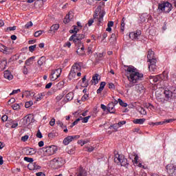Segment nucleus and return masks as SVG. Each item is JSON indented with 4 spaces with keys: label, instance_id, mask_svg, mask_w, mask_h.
<instances>
[{
    "label": "nucleus",
    "instance_id": "09e8293b",
    "mask_svg": "<svg viewBox=\"0 0 176 176\" xmlns=\"http://www.w3.org/2000/svg\"><path fill=\"white\" fill-rule=\"evenodd\" d=\"M89 86V83L87 81H82L81 87H87Z\"/></svg>",
    "mask_w": 176,
    "mask_h": 176
},
{
    "label": "nucleus",
    "instance_id": "6e6d98bb",
    "mask_svg": "<svg viewBox=\"0 0 176 176\" xmlns=\"http://www.w3.org/2000/svg\"><path fill=\"white\" fill-rule=\"evenodd\" d=\"M144 85L142 84H137L135 85V89H143Z\"/></svg>",
    "mask_w": 176,
    "mask_h": 176
},
{
    "label": "nucleus",
    "instance_id": "7c9ffc66",
    "mask_svg": "<svg viewBox=\"0 0 176 176\" xmlns=\"http://www.w3.org/2000/svg\"><path fill=\"white\" fill-rule=\"evenodd\" d=\"M66 98L68 101H71L74 99V94L72 92H69L66 95Z\"/></svg>",
    "mask_w": 176,
    "mask_h": 176
},
{
    "label": "nucleus",
    "instance_id": "39448f33",
    "mask_svg": "<svg viewBox=\"0 0 176 176\" xmlns=\"http://www.w3.org/2000/svg\"><path fill=\"white\" fill-rule=\"evenodd\" d=\"M114 162H115V163H120V164L122 167H125L126 168H127V167H129V164L127 160L123 155H120L119 154H116L115 158H114Z\"/></svg>",
    "mask_w": 176,
    "mask_h": 176
},
{
    "label": "nucleus",
    "instance_id": "a878e982",
    "mask_svg": "<svg viewBox=\"0 0 176 176\" xmlns=\"http://www.w3.org/2000/svg\"><path fill=\"white\" fill-rule=\"evenodd\" d=\"M72 141H73L72 136L69 135L63 140V144L64 145H68L69 142H72Z\"/></svg>",
    "mask_w": 176,
    "mask_h": 176
},
{
    "label": "nucleus",
    "instance_id": "69168bd1",
    "mask_svg": "<svg viewBox=\"0 0 176 176\" xmlns=\"http://www.w3.org/2000/svg\"><path fill=\"white\" fill-rule=\"evenodd\" d=\"M18 58H21V60H25V55L24 54H21L18 56Z\"/></svg>",
    "mask_w": 176,
    "mask_h": 176
},
{
    "label": "nucleus",
    "instance_id": "cd10ccee",
    "mask_svg": "<svg viewBox=\"0 0 176 176\" xmlns=\"http://www.w3.org/2000/svg\"><path fill=\"white\" fill-rule=\"evenodd\" d=\"M77 176H87V172L83 168H80Z\"/></svg>",
    "mask_w": 176,
    "mask_h": 176
},
{
    "label": "nucleus",
    "instance_id": "c85d7f7f",
    "mask_svg": "<svg viewBox=\"0 0 176 176\" xmlns=\"http://www.w3.org/2000/svg\"><path fill=\"white\" fill-rule=\"evenodd\" d=\"M58 28H60V25L54 24L52 26H51L50 31V32H55L56 31H57L58 30Z\"/></svg>",
    "mask_w": 176,
    "mask_h": 176
},
{
    "label": "nucleus",
    "instance_id": "dca6fc26",
    "mask_svg": "<svg viewBox=\"0 0 176 176\" xmlns=\"http://www.w3.org/2000/svg\"><path fill=\"white\" fill-rule=\"evenodd\" d=\"M100 80H101V77H100V75L98 74H96L92 76V80H91V85H97Z\"/></svg>",
    "mask_w": 176,
    "mask_h": 176
},
{
    "label": "nucleus",
    "instance_id": "4468645a",
    "mask_svg": "<svg viewBox=\"0 0 176 176\" xmlns=\"http://www.w3.org/2000/svg\"><path fill=\"white\" fill-rule=\"evenodd\" d=\"M141 30H137L136 32H132L129 34V38L133 41L138 39V36H141Z\"/></svg>",
    "mask_w": 176,
    "mask_h": 176
},
{
    "label": "nucleus",
    "instance_id": "4c0bfd02",
    "mask_svg": "<svg viewBox=\"0 0 176 176\" xmlns=\"http://www.w3.org/2000/svg\"><path fill=\"white\" fill-rule=\"evenodd\" d=\"M19 126V123L16 120H12L11 129H16Z\"/></svg>",
    "mask_w": 176,
    "mask_h": 176
},
{
    "label": "nucleus",
    "instance_id": "c9c22d12",
    "mask_svg": "<svg viewBox=\"0 0 176 176\" xmlns=\"http://www.w3.org/2000/svg\"><path fill=\"white\" fill-rule=\"evenodd\" d=\"M12 108L14 111H19L20 109V104L15 103L12 106Z\"/></svg>",
    "mask_w": 176,
    "mask_h": 176
},
{
    "label": "nucleus",
    "instance_id": "052dcab7",
    "mask_svg": "<svg viewBox=\"0 0 176 176\" xmlns=\"http://www.w3.org/2000/svg\"><path fill=\"white\" fill-rule=\"evenodd\" d=\"M105 85H107V82H101L100 85L99 89H104V87H105Z\"/></svg>",
    "mask_w": 176,
    "mask_h": 176
},
{
    "label": "nucleus",
    "instance_id": "49530a36",
    "mask_svg": "<svg viewBox=\"0 0 176 176\" xmlns=\"http://www.w3.org/2000/svg\"><path fill=\"white\" fill-rule=\"evenodd\" d=\"M43 94H39L37 97L36 98V101H41V100H42V98H43Z\"/></svg>",
    "mask_w": 176,
    "mask_h": 176
},
{
    "label": "nucleus",
    "instance_id": "774afa93",
    "mask_svg": "<svg viewBox=\"0 0 176 176\" xmlns=\"http://www.w3.org/2000/svg\"><path fill=\"white\" fill-rule=\"evenodd\" d=\"M174 120V119H168L164 121V123H171V122H173Z\"/></svg>",
    "mask_w": 176,
    "mask_h": 176
},
{
    "label": "nucleus",
    "instance_id": "393cba45",
    "mask_svg": "<svg viewBox=\"0 0 176 176\" xmlns=\"http://www.w3.org/2000/svg\"><path fill=\"white\" fill-rule=\"evenodd\" d=\"M38 65L39 67H42V65H43V64L46 63V57L45 56H41L39 60L37 62Z\"/></svg>",
    "mask_w": 176,
    "mask_h": 176
},
{
    "label": "nucleus",
    "instance_id": "f704fd0d",
    "mask_svg": "<svg viewBox=\"0 0 176 176\" xmlns=\"http://www.w3.org/2000/svg\"><path fill=\"white\" fill-rule=\"evenodd\" d=\"M34 166H35V162H32L28 165V168L31 170H34L35 168Z\"/></svg>",
    "mask_w": 176,
    "mask_h": 176
},
{
    "label": "nucleus",
    "instance_id": "a19ab883",
    "mask_svg": "<svg viewBox=\"0 0 176 176\" xmlns=\"http://www.w3.org/2000/svg\"><path fill=\"white\" fill-rule=\"evenodd\" d=\"M125 20H126V19H124V18H122V19L121 21V30H122V31H124V25H126L124 23Z\"/></svg>",
    "mask_w": 176,
    "mask_h": 176
},
{
    "label": "nucleus",
    "instance_id": "a211bd4d",
    "mask_svg": "<svg viewBox=\"0 0 176 176\" xmlns=\"http://www.w3.org/2000/svg\"><path fill=\"white\" fill-rule=\"evenodd\" d=\"M150 79L151 80H153V82L156 83V82H159V80H162V79H163V75L160 74L157 76H151Z\"/></svg>",
    "mask_w": 176,
    "mask_h": 176
},
{
    "label": "nucleus",
    "instance_id": "aec40b11",
    "mask_svg": "<svg viewBox=\"0 0 176 176\" xmlns=\"http://www.w3.org/2000/svg\"><path fill=\"white\" fill-rule=\"evenodd\" d=\"M13 53V48L12 47H8L4 45V48L3 49V54H12Z\"/></svg>",
    "mask_w": 176,
    "mask_h": 176
},
{
    "label": "nucleus",
    "instance_id": "c756f323",
    "mask_svg": "<svg viewBox=\"0 0 176 176\" xmlns=\"http://www.w3.org/2000/svg\"><path fill=\"white\" fill-rule=\"evenodd\" d=\"M72 67H73L76 70L78 71V72H80V71L82 69V67H80V64L78 63H74Z\"/></svg>",
    "mask_w": 176,
    "mask_h": 176
},
{
    "label": "nucleus",
    "instance_id": "f8f14e48",
    "mask_svg": "<svg viewBox=\"0 0 176 176\" xmlns=\"http://www.w3.org/2000/svg\"><path fill=\"white\" fill-rule=\"evenodd\" d=\"M34 122V116L29 114L23 118V124L24 126H28Z\"/></svg>",
    "mask_w": 176,
    "mask_h": 176
},
{
    "label": "nucleus",
    "instance_id": "864d4df0",
    "mask_svg": "<svg viewBox=\"0 0 176 176\" xmlns=\"http://www.w3.org/2000/svg\"><path fill=\"white\" fill-rule=\"evenodd\" d=\"M36 137L37 138H43V136L42 135V133L41 132L40 130L37 131Z\"/></svg>",
    "mask_w": 176,
    "mask_h": 176
},
{
    "label": "nucleus",
    "instance_id": "e433bc0d",
    "mask_svg": "<svg viewBox=\"0 0 176 176\" xmlns=\"http://www.w3.org/2000/svg\"><path fill=\"white\" fill-rule=\"evenodd\" d=\"M23 160H25V162H28V163H33L34 162V159L33 158H31V157H25L23 158Z\"/></svg>",
    "mask_w": 176,
    "mask_h": 176
},
{
    "label": "nucleus",
    "instance_id": "bf43d9fd",
    "mask_svg": "<svg viewBox=\"0 0 176 176\" xmlns=\"http://www.w3.org/2000/svg\"><path fill=\"white\" fill-rule=\"evenodd\" d=\"M86 149L87 152H93L94 151V147L93 146L86 147Z\"/></svg>",
    "mask_w": 176,
    "mask_h": 176
},
{
    "label": "nucleus",
    "instance_id": "1a4fd4ad",
    "mask_svg": "<svg viewBox=\"0 0 176 176\" xmlns=\"http://www.w3.org/2000/svg\"><path fill=\"white\" fill-rule=\"evenodd\" d=\"M61 72H63V69L59 68L55 70H52L50 74V80L54 82L56 79H58L61 75Z\"/></svg>",
    "mask_w": 176,
    "mask_h": 176
},
{
    "label": "nucleus",
    "instance_id": "6ab92c4d",
    "mask_svg": "<svg viewBox=\"0 0 176 176\" xmlns=\"http://www.w3.org/2000/svg\"><path fill=\"white\" fill-rule=\"evenodd\" d=\"M4 78L8 80H12V79H13V76L9 70H6L4 72Z\"/></svg>",
    "mask_w": 176,
    "mask_h": 176
},
{
    "label": "nucleus",
    "instance_id": "72a5a7b5",
    "mask_svg": "<svg viewBox=\"0 0 176 176\" xmlns=\"http://www.w3.org/2000/svg\"><path fill=\"white\" fill-rule=\"evenodd\" d=\"M56 124H58V126H60L61 129H67V126H65L64 123H63V122H61L60 120H57Z\"/></svg>",
    "mask_w": 176,
    "mask_h": 176
},
{
    "label": "nucleus",
    "instance_id": "a18cd8bd",
    "mask_svg": "<svg viewBox=\"0 0 176 176\" xmlns=\"http://www.w3.org/2000/svg\"><path fill=\"white\" fill-rule=\"evenodd\" d=\"M35 49H36V45H31L29 47V52H31L32 53Z\"/></svg>",
    "mask_w": 176,
    "mask_h": 176
},
{
    "label": "nucleus",
    "instance_id": "5701e85b",
    "mask_svg": "<svg viewBox=\"0 0 176 176\" xmlns=\"http://www.w3.org/2000/svg\"><path fill=\"white\" fill-rule=\"evenodd\" d=\"M145 120H146L145 118L135 119L133 120V123L135 124H144Z\"/></svg>",
    "mask_w": 176,
    "mask_h": 176
},
{
    "label": "nucleus",
    "instance_id": "0e129e2a",
    "mask_svg": "<svg viewBox=\"0 0 176 176\" xmlns=\"http://www.w3.org/2000/svg\"><path fill=\"white\" fill-rule=\"evenodd\" d=\"M140 113L141 115H146V110H145L144 108H142L140 110Z\"/></svg>",
    "mask_w": 176,
    "mask_h": 176
},
{
    "label": "nucleus",
    "instance_id": "9b49d317",
    "mask_svg": "<svg viewBox=\"0 0 176 176\" xmlns=\"http://www.w3.org/2000/svg\"><path fill=\"white\" fill-rule=\"evenodd\" d=\"M173 91H175V90L171 89H167L164 91V94L165 96V98H167V100H170V98L175 96V93Z\"/></svg>",
    "mask_w": 176,
    "mask_h": 176
},
{
    "label": "nucleus",
    "instance_id": "2eb2a0df",
    "mask_svg": "<svg viewBox=\"0 0 176 176\" xmlns=\"http://www.w3.org/2000/svg\"><path fill=\"white\" fill-rule=\"evenodd\" d=\"M74 19V13L72 12H69L68 14H67L64 19L63 22L65 24L69 23V21H72Z\"/></svg>",
    "mask_w": 176,
    "mask_h": 176
},
{
    "label": "nucleus",
    "instance_id": "13d9d810",
    "mask_svg": "<svg viewBox=\"0 0 176 176\" xmlns=\"http://www.w3.org/2000/svg\"><path fill=\"white\" fill-rule=\"evenodd\" d=\"M117 124H118V127H122V126H123V124H126V121H124V120L120 121Z\"/></svg>",
    "mask_w": 176,
    "mask_h": 176
},
{
    "label": "nucleus",
    "instance_id": "c03bdc74",
    "mask_svg": "<svg viewBox=\"0 0 176 176\" xmlns=\"http://www.w3.org/2000/svg\"><path fill=\"white\" fill-rule=\"evenodd\" d=\"M90 118H91V116H88L87 117L83 118L82 123H87L89 122V119H90Z\"/></svg>",
    "mask_w": 176,
    "mask_h": 176
},
{
    "label": "nucleus",
    "instance_id": "20e7f679",
    "mask_svg": "<svg viewBox=\"0 0 176 176\" xmlns=\"http://www.w3.org/2000/svg\"><path fill=\"white\" fill-rule=\"evenodd\" d=\"M86 36L84 34H76L74 33L69 38V41H72L76 46H79L80 45H83V42H82V39H85Z\"/></svg>",
    "mask_w": 176,
    "mask_h": 176
},
{
    "label": "nucleus",
    "instance_id": "7ed1b4c3",
    "mask_svg": "<svg viewBox=\"0 0 176 176\" xmlns=\"http://www.w3.org/2000/svg\"><path fill=\"white\" fill-rule=\"evenodd\" d=\"M147 58H148V69L151 72H155V70L156 69V63L157 60L156 58H155V52L152 50H149L147 54Z\"/></svg>",
    "mask_w": 176,
    "mask_h": 176
},
{
    "label": "nucleus",
    "instance_id": "37998d69",
    "mask_svg": "<svg viewBox=\"0 0 176 176\" xmlns=\"http://www.w3.org/2000/svg\"><path fill=\"white\" fill-rule=\"evenodd\" d=\"M34 104V102L32 101H28V102H26L25 104V108H30V107L32 106Z\"/></svg>",
    "mask_w": 176,
    "mask_h": 176
},
{
    "label": "nucleus",
    "instance_id": "2f4dec72",
    "mask_svg": "<svg viewBox=\"0 0 176 176\" xmlns=\"http://www.w3.org/2000/svg\"><path fill=\"white\" fill-rule=\"evenodd\" d=\"M118 102L121 107H123L124 108H126L127 107V103L123 102L122 99L118 98Z\"/></svg>",
    "mask_w": 176,
    "mask_h": 176
},
{
    "label": "nucleus",
    "instance_id": "f3484780",
    "mask_svg": "<svg viewBox=\"0 0 176 176\" xmlns=\"http://www.w3.org/2000/svg\"><path fill=\"white\" fill-rule=\"evenodd\" d=\"M78 50L76 51L77 54H79V56H83L85 54V45L82 43V45H77Z\"/></svg>",
    "mask_w": 176,
    "mask_h": 176
},
{
    "label": "nucleus",
    "instance_id": "0eeeda50",
    "mask_svg": "<svg viewBox=\"0 0 176 176\" xmlns=\"http://www.w3.org/2000/svg\"><path fill=\"white\" fill-rule=\"evenodd\" d=\"M42 149L46 156H52V155H54L58 151L57 146L54 145L45 146Z\"/></svg>",
    "mask_w": 176,
    "mask_h": 176
},
{
    "label": "nucleus",
    "instance_id": "6e6552de",
    "mask_svg": "<svg viewBox=\"0 0 176 176\" xmlns=\"http://www.w3.org/2000/svg\"><path fill=\"white\" fill-rule=\"evenodd\" d=\"M54 162V168L58 169L63 167L65 164V160L63 157H55L52 160Z\"/></svg>",
    "mask_w": 176,
    "mask_h": 176
},
{
    "label": "nucleus",
    "instance_id": "ddd939ff",
    "mask_svg": "<svg viewBox=\"0 0 176 176\" xmlns=\"http://www.w3.org/2000/svg\"><path fill=\"white\" fill-rule=\"evenodd\" d=\"M76 74L77 76H80L82 75V73H80V72L76 70V69L74 67H72V69L69 74V79H74V78L76 76Z\"/></svg>",
    "mask_w": 176,
    "mask_h": 176
},
{
    "label": "nucleus",
    "instance_id": "338daca9",
    "mask_svg": "<svg viewBox=\"0 0 176 176\" xmlns=\"http://www.w3.org/2000/svg\"><path fill=\"white\" fill-rule=\"evenodd\" d=\"M36 176H46V175H45V173H43V172H38L36 173Z\"/></svg>",
    "mask_w": 176,
    "mask_h": 176
},
{
    "label": "nucleus",
    "instance_id": "4be33fe9",
    "mask_svg": "<svg viewBox=\"0 0 176 176\" xmlns=\"http://www.w3.org/2000/svg\"><path fill=\"white\" fill-rule=\"evenodd\" d=\"M107 111L109 113H115V105L113 103H110L107 106Z\"/></svg>",
    "mask_w": 176,
    "mask_h": 176
},
{
    "label": "nucleus",
    "instance_id": "f257e3e1",
    "mask_svg": "<svg viewBox=\"0 0 176 176\" xmlns=\"http://www.w3.org/2000/svg\"><path fill=\"white\" fill-rule=\"evenodd\" d=\"M125 75L129 82L132 83H137L139 80H142L144 78V74L138 72L137 68L134 67L133 65L126 66Z\"/></svg>",
    "mask_w": 176,
    "mask_h": 176
},
{
    "label": "nucleus",
    "instance_id": "603ef678",
    "mask_svg": "<svg viewBox=\"0 0 176 176\" xmlns=\"http://www.w3.org/2000/svg\"><path fill=\"white\" fill-rule=\"evenodd\" d=\"M29 138L28 135H24L21 138V141H23V142H25V141H27Z\"/></svg>",
    "mask_w": 176,
    "mask_h": 176
},
{
    "label": "nucleus",
    "instance_id": "5fc2aeb1",
    "mask_svg": "<svg viewBox=\"0 0 176 176\" xmlns=\"http://www.w3.org/2000/svg\"><path fill=\"white\" fill-rule=\"evenodd\" d=\"M23 73L24 74V75H27L28 74V69L26 66L23 67Z\"/></svg>",
    "mask_w": 176,
    "mask_h": 176
},
{
    "label": "nucleus",
    "instance_id": "f03ea898",
    "mask_svg": "<svg viewBox=\"0 0 176 176\" xmlns=\"http://www.w3.org/2000/svg\"><path fill=\"white\" fill-rule=\"evenodd\" d=\"M104 16H105V11H101V6H98L94 14V19H91L88 21L89 27L91 26L95 21H98V25H101L104 20Z\"/></svg>",
    "mask_w": 176,
    "mask_h": 176
},
{
    "label": "nucleus",
    "instance_id": "de8ad7c7",
    "mask_svg": "<svg viewBox=\"0 0 176 176\" xmlns=\"http://www.w3.org/2000/svg\"><path fill=\"white\" fill-rule=\"evenodd\" d=\"M110 127H113V129H114V130H116V131H118V129H119V125L118 124H114L113 125H111Z\"/></svg>",
    "mask_w": 176,
    "mask_h": 176
},
{
    "label": "nucleus",
    "instance_id": "9d476101",
    "mask_svg": "<svg viewBox=\"0 0 176 176\" xmlns=\"http://www.w3.org/2000/svg\"><path fill=\"white\" fill-rule=\"evenodd\" d=\"M166 171L170 176H175L176 175V166L173 164H169L166 167Z\"/></svg>",
    "mask_w": 176,
    "mask_h": 176
},
{
    "label": "nucleus",
    "instance_id": "bb28decb",
    "mask_svg": "<svg viewBox=\"0 0 176 176\" xmlns=\"http://www.w3.org/2000/svg\"><path fill=\"white\" fill-rule=\"evenodd\" d=\"M34 60H35V56H32L26 60L25 64V65H31L34 64Z\"/></svg>",
    "mask_w": 176,
    "mask_h": 176
},
{
    "label": "nucleus",
    "instance_id": "8fccbe9b",
    "mask_svg": "<svg viewBox=\"0 0 176 176\" xmlns=\"http://www.w3.org/2000/svg\"><path fill=\"white\" fill-rule=\"evenodd\" d=\"M138 159H139L138 155H135L134 160H133L135 164H138Z\"/></svg>",
    "mask_w": 176,
    "mask_h": 176
},
{
    "label": "nucleus",
    "instance_id": "58836bf2",
    "mask_svg": "<svg viewBox=\"0 0 176 176\" xmlns=\"http://www.w3.org/2000/svg\"><path fill=\"white\" fill-rule=\"evenodd\" d=\"M43 32H45V31L43 30H38V31H36L35 33H34V36L36 38H38V36H41V35H42V33Z\"/></svg>",
    "mask_w": 176,
    "mask_h": 176
},
{
    "label": "nucleus",
    "instance_id": "79ce46f5",
    "mask_svg": "<svg viewBox=\"0 0 176 176\" xmlns=\"http://www.w3.org/2000/svg\"><path fill=\"white\" fill-rule=\"evenodd\" d=\"M108 86L109 89H118V85H115V84L112 82H109Z\"/></svg>",
    "mask_w": 176,
    "mask_h": 176
},
{
    "label": "nucleus",
    "instance_id": "423d86ee",
    "mask_svg": "<svg viewBox=\"0 0 176 176\" xmlns=\"http://www.w3.org/2000/svg\"><path fill=\"white\" fill-rule=\"evenodd\" d=\"M173 9V6L168 2L163 3L158 5V10L164 13H170Z\"/></svg>",
    "mask_w": 176,
    "mask_h": 176
},
{
    "label": "nucleus",
    "instance_id": "680f3d73",
    "mask_svg": "<svg viewBox=\"0 0 176 176\" xmlns=\"http://www.w3.org/2000/svg\"><path fill=\"white\" fill-rule=\"evenodd\" d=\"M87 98H89V95L85 94V95L82 97L81 100H82V101H86V100H87Z\"/></svg>",
    "mask_w": 176,
    "mask_h": 176
},
{
    "label": "nucleus",
    "instance_id": "b1692460",
    "mask_svg": "<svg viewBox=\"0 0 176 176\" xmlns=\"http://www.w3.org/2000/svg\"><path fill=\"white\" fill-rule=\"evenodd\" d=\"M148 17H149V15H148V14H142L140 17V21L142 23H146V21H148Z\"/></svg>",
    "mask_w": 176,
    "mask_h": 176
},
{
    "label": "nucleus",
    "instance_id": "3c124183",
    "mask_svg": "<svg viewBox=\"0 0 176 176\" xmlns=\"http://www.w3.org/2000/svg\"><path fill=\"white\" fill-rule=\"evenodd\" d=\"M50 124L53 127V126L56 124V119L52 118V120L50 121Z\"/></svg>",
    "mask_w": 176,
    "mask_h": 176
},
{
    "label": "nucleus",
    "instance_id": "e2e57ef3",
    "mask_svg": "<svg viewBox=\"0 0 176 176\" xmlns=\"http://www.w3.org/2000/svg\"><path fill=\"white\" fill-rule=\"evenodd\" d=\"M2 122H7L8 121V116L4 115L1 117Z\"/></svg>",
    "mask_w": 176,
    "mask_h": 176
},
{
    "label": "nucleus",
    "instance_id": "412c9836",
    "mask_svg": "<svg viewBox=\"0 0 176 176\" xmlns=\"http://www.w3.org/2000/svg\"><path fill=\"white\" fill-rule=\"evenodd\" d=\"M25 152L26 155H35L36 153V150L32 148H26L25 149Z\"/></svg>",
    "mask_w": 176,
    "mask_h": 176
},
{
    "label": "nucleus",
    "instance_id": "ea45409f",
    "mask_svg": "<svg viewBox=\"0 0 176 176\" xmlns=\"http://www.w3.org/2000/svg\"><path fill=\"white\" fill-rule=\"evenodd\" d=\"M32 25H34V24L32 23V21L28 22V23L25 25V28H26L27 30H28V28H31V27H32Z\"/></svg>",
    "mask_w": 176,
    "mask_h": 176
},
{
    "label": "nucleus",
    "instance_id": "473e14b6",
    "mask_svg": "<svg viewBox=\"0 0 176 176\" xmlns=\"http://www.w3.org/2000/svg\"><path fill=\"white\" fill-rule=\"evenodd\" d=\"M25 94L27 96V97H34V92L32 91H25Z\"/></svg>",
    "mask_w": 176,
    "mask_h": 176
},
{
    "label": "nucleus",
    "instance_id": "4d7b16f0",
    "mask_svg": "<svg viewBox=\"0 0 176 176\" xmlns=\"http://www.w3.org/2000/svg\"><path fill=\"white\" fill-rule=\"evenodd\" d=\"M20 89H14L12 91V93L10 94V96H13V94H17V93H19Z\"/></svg>",
    "mask_w": 176,
    "mask_h": 176
}]
</instances>
